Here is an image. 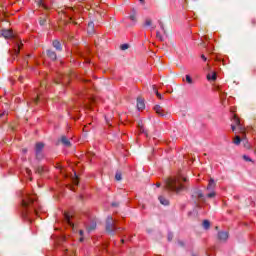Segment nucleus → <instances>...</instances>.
Returning a JSON list of instances; mask_svg holds the SVG:
<instances>
[{
    "mask_svg": "<svg viewBox=\"0 0 256 256\" xmlns=\"http://www.w3.org/2000/svg\"><path fill=\"white\" fill-rule=\"evenodd\" d=\"M207 80L208 81H217V73L212 72L211 74H208L207 75Z\"/></svg>",
    "mask_w": 256,
    "mask_h": 256,
    "instance_id": "nucleus-18",
    "label": "nucleus"
},
{
    "mask_svg": "<svg viewBox=\"0 0 256 256\" xmlns=\"http://www.w3.org/2000/svg\"><path fill=\"white\" fill-rule=\"evenodd\" d=\"M31 205L33 207L34 215H39V208H37V199L29 194H24L22 196V207L24 208L22 216L24 217V219H30L31 210H29V207H31Z\"/></svg>",
    "mask_w": 256,
    "mask_h": 256,
    "instance_id": "nucleus-1",
    "label": "nucleus"
},
{
    "mask_svg": "<svg viewBox=\"0 0 256 256\" xmlns=\"http://www.w3.org/2000/svg\"><path fill=\"white\" fill-rule=\"evenodd\" d=\"M216 89L219 93H221V87L218 86Z\"/></svg>",
    "mask_w": 256,
    "mask_h": 256,
    "instance_id": "nucleus-41",
    "label": "nucleus"
},
{
    "mask_svg": "<svg viewBox=\"0 0 256 256\" xmlns=\"http://www.w3.org/2000/svg\"><path fill=\"white\" fill-rule=\"evenodd\" d=\"M120 49H121L122 51H127V49H129V44H122V45L120 46Z\"/></svg>",
    "mask_w": 256,
    "mask_h": 256,
    "instance_id": "nucleus-30",
    "label": "nucleus"
},
{
    "mask_svg": "<svg viewBox=\"0 0 256 256\" xmlns=\"http://www.w3.org/2000/svg\"><path fill=\"white\" fill-rule=\"evenodd\" d=\"M153 91L154 93H156V96L158 97V99H163V96L161 95V93H159V91H157V87L153 86Z\"/></svg>",
    "mask_w": 256,
    "mask_h": 256,
    "instance_id": "nucleus-26",
    "label": "nucleus"
},
{
    "mask_svg": "<svg viewBox=\"0 0 256 256\" xmlns=\"http://www.w3.org/2000/svg\"><path fill=\"white\" fill-rule=\"evenodd\" d=\"M39 99H41V95H37V97L36 98H34V101L36 102V103H38L39 102Z\"/></svg>",
    "mask_w": 256,
    "mask_h": 256,
    "instance_id": "nucleus-34",
    "label": "nucleus"
},
{
    "mask_svg": "<svg viewBox=\"0 0 256 256\" xmlns=\"http://www.w3.org/2000/svg\"><path fill=\"white\" fill-rule=\"evenodd\" d=\"M192 197H194V199H198V201H205V195L201 190H195Z\"/></svg>",
    "mask_w": 256,
    "mask_h": 256,
    "instance_id": "nucleus-8",
    "label": "nucleus"
},
{
    "mask_svg": "<svg viewBox=\"0 0 256 256\" xmlns=\"http://www.w3.org/2000/svg\"><path fill=\"white\" fill-rule=\"evenodd\" d=\"M156 186H157V187H161V183H157Z\"/></svg>",
    "mask_w": 256,
    "mask_h": 256,
    "instance_id": "nucleus-45",
    "label": "nucleus"
},
{
    "mask_svg": "<svg viewBox=\"0 0 256 256\" xmlns=\"http://www.w3.org/2000/svg\"><path fill=\"white\" fill-rule=\"evenodd\" d=\"M201 59H203V61H207V57H205V55H201Z\"/></svg>",
    "mask_w": 256,
    "mask_h": 256,
    "instance_id": "nucleus-38",
    "label": "nucleus"
},
{
    "mask_svg": "<svg viewBox=\"0 0 256 256\" xmlns=\"http://www.w3.org/2000/svg\"><path fill=\"white\" fill-rule=\"evenodd\" d=\"M202 226L207 231V229H209V227H211V222H209V220H204L202 223Z\"/></svg>",
    "mask_w": 256,
    "mask_h": 256,
    "instance_id": "nucleus-24",
    "label": "nucleus"
},
{
    "mask_svg": "<svg viewBox=\"0 0 256 256\" xmlns=\"http://www.w3.org/2000/svg\"><path fill=\"white\" fill-rule=\"evenodd\" d=\"M5 115H7V112H6V111L0 113V119L3 118V117H5Z\"/></svg>",
    "mask_w": 256,
    "mask_h": 256,
    "instance_id": "nucleus-36",
    "label": "nucleus"
},
{
    "mask_svg": "<svg viewBox=\"0 0 256 256\" xmlns=\"http://www.w3.org/2000/svg\"><path fill=\"white\" fill-rule=\"evenodd\" d=\"M73 183L74 185H79V180H77V178H74Z\"/></svg>",
    "mask_w": 256,
    "mask_h": 256,
    "instance_id": "nucleus-37",
    "label": "nucleus"
},
{
    "mask_svg": "<svg viewBox=\"0 0 256 256\" xmlns=\"http://www.w3.org/2000/svg\"><path fill=\"white\" fill-rule=\"evenodd\" d=\"M82 241H83V237L80 238V242H81V243H82Z\"/></svg>",
    "mask_w": 256,
    "mask_h": 256,
    "instance_id": "nucleus-47",
    "label": "nucleus"
},
{
    "mask_svg": "<svg viewBox=\"0 0 256 256\" xmlns=\"http://www.w3.org/2000/svg\"><path fill=\"white\" fill-rule=\"evenodd\" d=\"M22 151H23V153H27V149H23Z\"/></svg>",
    "mask_w": 256,
    "mask_h": 256,
    "instance_id": "nucleus-46",
    "label": "nucleus"
},
{
    "mask_svg": "<svg viewBox=\"0 0 256 256\" xmlns=\"http://www.w3.org/2000/svg\"><path fill=\"white\" fill-rule=\"evenodd\" d=\"M53 47L57 50V51H61V42H59V40H55L53 42Z\"/></svg>",
    "mask_w": 256,
    "mask_h": 256,
    "instance_id": "nucleus-22",
    "label": "nucleus"
},
{
    "mask_svg": "<svg viewBox=\"0 0 256 256\" xmlns=\"http://www.w3.org/2000/svg\"><path fill=\"white\" fill-rule=\"evenodd\" d=\"M137 109L138 111H143V109H145V101L141 98L137 99Z\"/></svg>",
    "mask_w": 256,
    "mask_h": 256,
    "instance_id": "nucleus-12",
    "label": "nucleus"
},
{
    "mask_svg": "<svg viewBox=\"0 0 256 256\" xmlns=\"http://www.w3.org/2000/svg\"><path fill=\"white\" fill-rule=\"evenodd\" d=\"M40 25H45V20L40 21Z\"/></svg>",
    "mask_w": 256,
    "mask_h": 256,
    "instance_id": "nucleus-42",
    "label": "nucleus"
},
{
    "mask_svg": "<svg viewBox=\"0 0 256 256\" xmlns=\"http://www.w3.org/2000/svg\"><path fill=\"white\" fill-rule=\"evenodd\" d=\"M117 229L119 228H117V226L115 225V220L113 219V217L108 216L106 220V231L108 233H111L112 235H115Z\"/></svg>",
    "mask_w": 256,
    "mask_h": 256,
    "instance_id": "nucleus-4",
    "label": "nucleus"
},
{
    "mask_svg": "<svg viewBox=\"0 0 256 256\" xmlns=\"http://www.w3.org/2000/svg\"><path fill=\"white\" fill-rule=\"evenodd\" d=\"M115 179H116V181H121V179H122L121 173H116Z\"/></svg>",
    "mask_w": 256,
    "mask_h": 256,
    "instance_id": "nucleus-31",
    "label": "nucleus"
},
{
    "mask_svg": "<svg viewBox=\"0 0 256 256\" xmlns=\"http://www.w3.org/2000/svg\"><path fill=\"white\" fill-rule=\"evenodd\" d=\"M26 173H27V175H31V170L30 169H26Z\"/></svg>",
    "mask_w": 256,
    "mask_h": 256,
    "instance_id": "nucleus-39",
    "label": "nucleus"
},
{
    "mask_svg": "<svg viewBox=\"0 0 256 256\" xmlns=\"http://www.w3.org/2000/svg\"><path fill=\"white\" fill-rule=\"evenodd\" d=\"M187 178L185 177H170L165 180V187L168 191H172L173 193H181V191H185V183Z\"/></svg>",
    "mask_w": 256,
    "mask_h": 256,
    "instance_id": "nucleus-2",
    "label": "nucleus"
},
{
    "mask_svg": "<svg viewBox=\"0 0 256 256\" xmlns=\"http://www.w3.org/2000/svg\"><path fill=\"white\" fill-rule=\"evenodd\" d=\"M154 111L159 115V117H167L169 115V112L165 111L161 106L156 105L154 106Z\"/></svg>",
    "mask_w": 256,
    "mask_h": 256,
    "instance_id": "nucleus-7",
    "label": "nucleus"
},
{
    "mask_svg": "<svg viewBox=\"0 0 256 256\" xmlns=\"http://www.w3.org/2000/svg\"><path fill=\"white\" fill-rule=\"evenodd\" d=\"M186 82H187L189 85H193V78H191L190 75H186Z\"/></svg>",
    "mask_w": 256,
    "mask_h": 256,
    "instance_id": "nucleus-29",
    "label": "nucleus"
},
{
    "mask_svg": "<svg viewBox=\"0 0 256 256\" xmlns=\"http://www.w3.org/2000/svg\"><path fill=\"white\" fill-rule=\"evenodd\" d=\"M215 187H217V183L213 178H211L207 185V191H215Z\"/></svg>",
    "mask_w": 256,
    "mask_h": 256,
    "instance_id": "nucleus-10",
    "label": "nucleus"
},
{
    "mask_svg": "<svg viewBox=\"0 0 256 256\" xmlns=\"http://www.w3.org/2000/svg\"><path fill=\"white\" fill-rule=\"evenodd\" d=\"M96 103V100L95 99H92L91 100V104L90 105H87V109H91L92 105Z\"/></svg>",
    "mask_w": 256,
    "mask_h": 256,
    "instance_id": "nucleus-32",
    "label": "nucleus"
},
{
    "mask_svg": "<svg viewBox=\"0 0 256 256\" xmlns=\"http://www.w3.org/2000/svg\"><path fill=\"white\" fill-rule=\"evenodd\" d=\"M1 35L5 39H13L14 54L19 55V52L21 51V45H23V43L21 42V40L19 38H15V34H13V31L12 30H2Z\"/></svg>",
    "mask_w": 256,
    "mask_h": 256,
    "instance_id": "nucleus-3",
    "label": "nucleus"
},
{
    "mask_svg": "<svg viewBox=\"0 0 256 256\" xmlns=\"http://www.w3.org/2000/svg\"><path fill=\"white\" fill-rule=\"evenodd\" d=\"M233 124L231 125L232 131H235V127H241V120H239V117L237 115H233L232 118Z\"/></svg>",
    "mask_w": 256,
    "mask_h": 256,
    "instance_id": "nucleus-9",
    "label": "nucleus"
},
{
    "mask_svg": "<svg viewBox=\"0 0 256 256\" xmlns=\"http://www.w3.org/2000/svg\"><path fill=\"white\" fill-rule=\"evenodd\" d=\"M233 143L234 145H241V137L235 136Z\"/></svg>",
    "mask_w": 256,
    "mask_h": 256,
    "instance_id": "nucleus-25",
    "label": "nucleus"
},
{
    "mask_svg": "<svg viewBox=\"0 0 256 256\" xmlns=\"http://www.w3.org/2000/svg\"><path fill=\"white\" fill-rule=\"evenodd\" d=\"M45 147V144L38 142L36 143L35 146V155H36V159L41 160L43 159V149Z\"/></svg>",
    "mask_w": 256,
    "mask_h": 256,
    "instance_id": "nucleus-5",
    "label": "nucleus"
},
{
    "mask_svg": "<svg viewBox=\"0 0 256 256\" xmlns=\"http://www.w3.org/2000/svg\"><path fill=\"white\" fill-rule=\"evenodd\" d=\"M64 217H65L66 223H68V225H70V227H74L73 222H71V215L65 214Z\"/></svg>",
    "mask_w": 256,
    "mask_h": 256,
    "instance_id": "nucleus-21",
    "label": "nucleus"
},
{
    "mask_svg": "<svg viewBox=\"0 0 256 256\" xmlns=\"http://www.w3.org/2000/svg\"><path fill=\"white\" fill-rule=\"evenodd\" d=\"M96 228H97V223L96 222H91L90 225L86 226V229H87L88 233H91V231H95Z\"/></svg>",
    "mask_w": 256,
    "mask_h": 256,
    "instance_id": "nucleus-14",
    "label": "nucleus"
},
{
    "mask_svg": "<svg viewBox=\"0 0 256 256\" xmlns=\"http://www.w3.org/2000/svg\"><path fill=\"white\" fill-rule=\"evenodd\" d=\"M192 256H197V255L193 254Z\"/></svg>",
    "mask_w": 256,
    "mask_h": 256,
    "instance_id": "nucleus-50",
    "label": "nucleus"
},
{
    "mask_svg": "<svg viewBox=\"0 0 256 256\" xmlns=\"http://www.w3.org/2000/svg\"><path fill=\"white\" fill-rule=\"evenodd\" d=\"M79 233H80L81 237H83V230H80Z\"/></svg>",
    "mask_w": 256,
    "mask_h": 256,
    "instance_id": "nucleus-43",
    "label": "nucleus"
},
{
    "mask_svg": "<svg viewBox=\"0 0 256 256\" xmlns=\"http://www.w3.org/2000/svg\"><path fill=\"white\" fill-rule=\"evenodd\" d=\"M159 202L161 205L167 206L169 205V199L165 198V196L158 197Z\"/></svg>",
    "mask_w": 256,
    "mask_h": 256,
    "instance_id": "nucleus-16",
    "label": "nucleus"
},
{
    "mask_svg": "<svg viewBox=\"0 0 256 256\" xmlns=\"http://www.w3.org/2000/svg\"><path fill=\"white\" fill-rule=\"evenodd\" d=\"M145 27H151L152 31L155 30V26H153V21L147 18L144 22Z\"/></svg>",
    "mask_w": 256,
    "mask_h": 256,
    "instance_id": "nucleus-15",
    "label": "nucleus"
},
{
    "mask_svg": "<svg viewBox=\"0 0 256 256\" xmlns=\"http://www.w3.org/2000/svg\"><path fill=\"white\" fill-rule=\"evenodd\" d=\"M128 19L134 23H137V12L135 9L132 10V13L129 15Z\"/></svg>",
    "mask_w": 256,
    "mask_h": 256,
    "instance_id": "nucleus-13",
    "label": "nucleus"
},
{
    "mask_svg": "<svg viewBox=\"0 0 256 256\" xmlns=\"http://www.w3.org/2000/svg\"><path fill=\"white\" fill-rule=\"evenodd\" d=\"M179 245H183V243H182V242H179Z\"/></svg>",
    "mask_w": 256,
    "mask_h": 256,
    "instance_id": "nucleus-48",
    "label": "nucleus"
},
{
    "mask_svg": "<svg viewBox=\"0 0 256 256\" xmlns=\"http://www.w3.org/2000/svg\"><path fill=\"white\" fill-rule=\"evenodd\" d=\"M47 56L50 59H52V61H55V59H57V54L54 51H52V50H48L47 51Z\"/></svg>",
    "mask_w": 256,
    "mask_h": 256,
    "instance_id": "nucleus-17",
    "label": "nucleus"
},
{
    "mask_svg": "<svg viewBox=\"0 0 256 256\" xmlns=\"http://www.w3.org/2000/svg\"><path fill=\"white\" fill-rule=\"evenodd\" d=\"M112 207H117V203H112Z\"/></svg>",
    "mask_w": 256,
    "mask_h": 256,
    "instance_id": "nucleus-44",
    "label": "nucleus"
},
{
    "mask_svg": "<svg viewBox=\"0 0 256 256\" xmlns=\"http://www.w3.org/2000/svg\"><path fill=\"white\" fill-rule=\"evenodd\" d=\"M94 27H95V24H94L93 22H90V23L88 24V32H89V33H92Z\"/></svg>",
    "mask_w": 256,
    "mask_h": 256,
    "instance_id": "nucleus-28",
    "label": "nucleus"
},
{
    "mask_svg": "<svg viewBox=\"0 0 256 256\" xmlns=\"http://www.w3.org/2000/svg\"><path fill=\"white\" fill-rule=\"evenodd\" d=\"M138 129H139L140 133H144V135H146V137H149V135L147 134V131L143 127V122L138 123Z\"/></svg>",
    "mask_w": 256,
    "mask_h": 256,
    "instance_id": "nucleus-19",
    "label": "nucleus"
},
{
    "mask_svg": "<svg viewBox=\"0 0 256 256\" xmlns=\"http://www.w3.org/2000/svg\"><path fill=\"white\" fill-rule=\"evenodd\" d=\"M141 3H143L144 0H139Z\"/></svg>",
    "mask_w": 256,
    "mask_h": 256,
    "instance_id": "nucleus-49",
    "label": "nucleus"
},
{
    "mask_svg": "<svg viewBox=\"0 0 256 256\" xmlns=\"http://www.w3.org/2000/svg\"><path fill=\"white\" fill-rule=\"evenodd\" d=\"M38 173H43V168H38Z\"/></svg>",
    "mask_w": 256,
    "mask_h": 256,
    "instance_id": "nucleus-40",
    "label": "nucleus"
},
{
    "mask_svg": "<svg viewBox=\"0 0 256 256\" xmlns=\"http://www.w3.org/2000/svg\"><path fill=\"white\" fill-rule=\"evenodd\" d=\"M37 5H38V7H40L41 9H45V10L49 9V7H47V5H45V2H43V0H39V1L37 2Z\"/></svg>",
    "mask_w": 256,
    "mask_h": 256,
    "instance_id": "nucleus-23",
    "label": "nucleus"
},
{
    "mask_svg": "<svg viewBox=\"0 0 256 256\" xmlns=\"http://www.w3.org/2000/svg\"><path fill=\"white\" fill-rule=\"evenodd\" d=\"M243 159H244V161H249V162H251V161H253L249 156H247V155H244L243 156Z\"/></svg>",
    "mask_w": 256,
    "mask_h": 256,
    "instance_id": "nucleus-33",
    "label": "nucleus"
},
{
    "mask_svg": "<svg viewBox=\"0 0 256 256\" xmlns=\"http://www.w3.org/2000/svg\"><path fill=\"white\" fill-rule=\"evenodd\" d=\"M159 26H160V31H157L156 37L157 39H159V41H165V35L167 33L165 31V25H163V22L159 21Z\"/></svg>",
    "mask_w": 256,
    "mask_h": 256,
    "instance_id": "nucleus-6",
    "label": "nucleus"
},
{
    "mask_svg": "<svg viewBox=\"0 0 256 256\" xmlns=\"http://www.w3.org/2000/svg\"><path fill=\"white\" fill-rule=\"evenodd\" d=\"M218 239L220 241H227V239H229V233L226 231H222L218 233Z\"/></svg>",
    "mask_w": 256,
    "mask_h": 256,
    "instance_id": "nucleus-11",
    "label": "nucleus"
},
{
    "mask_svg": "<svg viewBox=\"0 0 256 256\" xmlns=\"http://www.w3.org/2000/svg\"><path fill=\"white\" fill-rule=\"evenodd\" d=\"M217 193H215V190L210 191V193L207 194L208 199H213L216 197Z\"/></svg>",
    "mask_w": 256,
    "mask_h": 256,
    "instance_id": "nucleus-27",
    "label": "nucleus"
},
{
    "mask_svg": "<svg viewBox=\"0 0 256 256\" xmlns=\"http://www.w3.org/2000/svg\"><path fill=\"white\" fill-rule=\"evenodd\" d=\"M61 143H63L65 147H71V141H69L68 138H66L65 136H62Z\"/></svg>",
    "mask_w": 256,
    "mask_h": 256,
    "instance_id": "nucleus-20",
    "label": "nucleus"
},
{
    "mask_svg": "<svg viewBox=\"0 0 256 256\" xmlns=\"http://www.w3.org/2000/svg\"><path fill=\"white\" fill-rule=\"evenodd\" d=\"M56 83H61V82H56Z\"/></svg>",
    "mask_w": 256,
    "mask_h": 256,
    "instance_id": "nucleus-51",
    "label": "nucleus"
},
{
    "mask_svg": "<svg viewBox=\"0 0 256 256\" xmlns=\"http://www.w3.org/2000/svg\"><path fill=\"white\" fill-rule=\"evenodd\" d=\"M173 240V234L172 233H169L168 234V241H172Z\"/></svg>",
    "mask_w": 256,
    "mask_h": 256,
    "instance_id": "nucleus-35",
    "label": "nucleus"
}]
</instances>
